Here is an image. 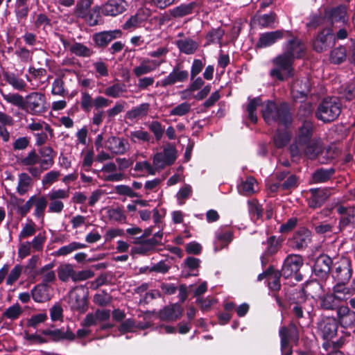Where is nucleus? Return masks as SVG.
Returning a JSON list of instances; mask_svg holds the SVG:
<instances>
[{
  "label": "nucleus",
  "mask_w": 355,
  "mask_h": 355,
  "mask_svg": "<svg viewBox=\"0 0 355 355\" xmlns=\"http://www.w3.org/2000/svg\"><path fill=\"white\" fill-rule=\"evenodd\" d=\"M261 112L264 121L269 125L277 123L286 127L292 122V116L286 103L277 105L268 101L263 103Z\"/></svg>",
  "instance_id": "nucleus-1"
},
{
  "label": "nucleus",
  "mask_w": 355,
  "mask_h": 355,
  "mask_svg": "<svg viewBox=\"0 0 355 355\" xmlns=\"http://www.w3.org/2000/svg\"><path fill=\"white\" fill-rule=\"evenodd\" d=\"M341 110L342 104L338 98L327 97L318 104L315 117L324 123H330L339 116Z\"/></svg>",
  "instance_id": "nucleus-2"
},
{
  "label": "nucleus",
  "mask_w": 355,
  "mask_h": 355,
  "mask_svg": "<svg viewBox=\"0 0 355 355\" xmlns=\"http://www.w3.org/2000/svg\"><path fill=\"white\" fill-rule=\"evenodd\" d=\"M274 67L270 70V75L279 80H284L293 76V61L283 53L272 60Z\"/></svg>",
  "instance_id": "nucleus-3"
},
{
  "label": "nucleus",
  "mask_w": 355,
  "mask_h": 355,
  "mask_svg": "<svg viewBox=\"0 0 355 355\" xmlns=\"http://www.w3.org/2000/svg\"><path fill=\"white\" fill-rule=\"evenodd\" d=\"M352 275V261L346 257L334 258L331 276L337 283H348Z\"/></svg>",
  "instance_id": "nucleus-4"
},
{
  "label": "nucleus",
  "mask_w": 355,
  "mask_h": 355,
  "mask_svg": "<svg viewBox=\"0 0 355 355\" xmlns=\"http://www.w3.org/2000/svg\"><path fill=\"white\" fill-rule=\"evenodd\" d=\"M49 108L44 94L35 92L30 93L25 97L24 110L33 115H40L46 112Z\"/></svg>",
  "instance_id": "nucleus-5"
},
{
  "label": "nucleus",
  "mask_w": 355,
  "mask_h": 355,
  "mask_svg": "<svg viewBox=\"0 0 355 355\" xmlns=\"http://www.w3.org/2000/svg\"><path fill=\"white\" fill-rule=\"evenodd\" d=\"M302 265L303 258L302 256L294 254H289L284 261L281 274L286 279L295 276V279L300 282L302 279V275L297 272Z\"/></svg>",
  "instance_id": "nucleus-6"
},
{
  "label": "nucleus",
  "mask_w": 355,
  "mask_h": 355,
  "mask_svg": "<svg viewBox=\"0 0 355 355\" xmlns=\"http://www.w3.org/2000/svg\"><path fill=\"white\" fill-rule=\"evenodd\" d=\"M313 124L311 120L306 119L299 128L295 141L290 146V151L292 157L299 156V144H304L313 139Z\"/></svg>",
  "instance_id": "nucleus-7"
},
{
  "label": "nucleus",
  "mask_w": 355,
  "mask_h": 355,
  "mask_svg": "<svg viewBox=\"0 0 355 355\" xmlns=\"http://www.w3.org/2000/svg\"><path fill=\"white\" fill-rule=\"evenodd\" d=\"M336 44V37L331 28H323L318 33L313 41V49L315 51L321 53L334 46Z\"/></svg>",
  "instance_id": "nucleus-8"
},
{
  "label": "nucleus",
  "mask_w": 355,
  "mask_h": 355,
  "mask_svg": "<svg viewBox=\"0 0 355 355\" xmlns=\"http://www.w3.org/2000/svg\"><path fill=\"white\" fill-rule=\"evenodd\" d=\"M177 159V150L175 148L168 144L162 153H157L154 155L153 164L156 168H164L166 166L173 164Z\"/></svg>",
  "instance_id": "nucleus-9"
},
{
  "label": "nucleus",
  "mask_w": 355,
  "mask_h": 355,
  "mask_svg": "<svg viewBox=\"0 0 355 355\" xmlns=\"http://www.w3.org/2000/svg\"><path fill=\"white\" fill-rule=\"evenodd\" d=\"M189 72L183 69L180 64H176L172 71L161 80V86L166 87L178 83H183L189 79Z\"/></svg>",
  "instance_id": "nucleus-10"
},
{
  "label": "nucleus",
  "mask_w": 355,
  "mask_h": 355,
  "mask_svg": "<svg viewBox=\"0 0 355 355\" xmlns=\"http://www.w3.org/2000/svg\"><path fill=\"white\" fill-rule=\"evenodd\" d=\"M311 241V233L306 228H301L295 232L293 236L288 239L289 246L297 250H302L306 248Z\"/></svg>",
  "instance_id": "nucleus-11"
},
{
  "label": "nucleus",
  "mask_w": 355,
  "mask_h": 355,
  "mask_svg": "<svg viewBox=\"0 0 355 355\" xmlns=\"http://www.w3.org/2000/svg\"><path fill=\"white\" fill-rule=\"evenodd\" d=\"M165 62L164 59L153 60L148 58L141 59L139 65L135 67L132 73L136 77H141L155 71Z\"/></svg>",
  "instance_id": "nucleus-12"
},
{
  "label": "nucleus",
  "mask_w": 355,
  "mask_h": 355,
  "mask_svg": "<svg viewBox=\"0 0 355 355\" xmlns=\"http://www.w3.org/2000/svg\"><path fill=\"white\" fill-rule=\"evenodd\" d=\"M334 259H331L327 254H320L315 260L313 270L316 276L320 278L328 277L332 270Z\"/></svg>",
  "instance_id": "nucleus-13"
},
{
  "label": "nucleus",
  "mask_w": 355,
  "mask_h": 355,
  "mask_svg": "<svg viewBox=\"0 0 355 355\" xmlns=\"http://www.w3.org/2000/svg\"><path fill=\"white\" fill-rule=\"evenodd\" d=\"M318 327L324 339H331L337 334L338 321L335 318L326 317L318 322Z\"/></svg>",
  "instance_id": "nucleus-14"
},
{
  "label": "nucleus",
  "mask_w": 355,
  "mask_h": 355,
  "mask_svg": "<svg viewBox=\"0 0 355 355\" xmlns=\"http://www.w3.org/2000/svg\"><path fill=\"white\" fill-rule=\"evenodd\" d=\"M304 50L305 46L302 41L297 38H293L288 41L284 45L283 54L294 61L295 58L303 56Z\"/></svg>",
  "instance_id": "nucleus-15"
},
{
  "label": "nucleus",
  "mask_w": 355,
  "mask_h": 355,
  "mask_svg": "<svg viewBox=\"0 0 355 355\" xmlns=\"http://www.w3.org/2000/svg\"><path fill=\"white\" fill-rule=\"evenodd\" d=\"M105 148L114 155H123L129 148L128 141L121 137L111 136L105 141Z\"/></svg>",
  "instance_id": "nucleus-16"
},
{
  "label": "nucleus",
  "mask_w": 355,
  "mask_h": 355,
  "mask_svg": "<svg viewBox=\"0 0 355 355\" xmlns=\"http://www.w3.org/2000/svg\"><path fill=\"white\" fill-rule=\"evenodd\" d=\"M311 83L307 77L297 79L291 86V93L294 99L303 98L309 94Z\"/></svg>",
  "instance_id": "nucleus-17"
},
{
  "label": "nucleus",
  "mask_w": 355,
  "mask_h": 355,
  "mask_svg": "<svg viewBox=\"0 0 355 355\" xmlns=\"http://www.w3.org/2000/svg\"><path fill=\"white\" fill-rule=\"evenodd\" d=\"M122 32L119 29L102 31L93 35V41L97 46L105 47L112 40L120 38Z\"/></svg>",
  "instance_id": "nucleus-18"
},
{
  "label": "nucleus",
  "mask_w": 355,
  "mask_h": 355,
  "mask_svg": "<svg viewBox=\"0 0 355 355\" xmlns=\"http://www.w3.org/2000/svg\"><path fill=\"white\" fill-rule=\"evenodd\" d=\"M30 76H26L28 82L31 83L33 89H37L42 86H45L47 83L46 70L43 68L35 69L30 67L28 69Z\"/></svg>",
  "instance_id": "nucleus-19"
},
{
  "label": "nucleus",
  "mask_w": 355,
  "mask_h": 355,
  "mask_svg": "<svg viewBox=\"0 0 355 355\" xmlns=\"http://www.w3.org/2000/svg\"><path fill=\"white\" fill-rule=\"evenodd\" d=\"M299 155L304 153L308 158L313 159L321 152V141L320 139H313L306 143L299 144Z\"/></svg>",
  "instance_id": "nucleus-20"
},
{
  "label": "nucleus",
  "mask_w": 355,
  "mask_h": 355,
  "mask_svg": "<svg viewBox=\"0 0 355 355\" xmlns=\"http://www.w3.org/2000/svg\"><path fill=\"white\" fill-rule=\"evenodd\" d=\"M67 196V192L63 189L52 190L47 194L48 199L51 200L49 206L50 212H60L64 208V203L61 201Z\"/></svg>",
  "instance_id": "nucleus-21"
},
{
  "label": "nucleus",
  "mask_w": 355,
  "mask_h": 355,
  "mask_svg": "<svg viewBox=\"0 0 355 355\" xmlns=\"http://www.w3.org/2000/svg\"><path fill=\"white\" fill-rule=\"evenodd\" d=\"M127 7L124 0H109L101 7V12L106 16L114 17L123 13Z\"/></svg>",
  "instance_id": "nucleus-22"
},
{
  "label": "nucleus",
  "mask_w": 355,
  "mask_h": 355,
  "mask_svg": "<svg viewBox=\"0 0 355 355\" xmlns=\"http://www.w3.org/2000/svg\"><path fill=\"white\" fill-rule=\"evenodd\" d=\"M291 311L293 320L301 327L303 325V320L306 318V315L310 313V309L305 300L293 303Z\"/></svg>",
  "instance_id": "nucleus-23"
},
{
  "label": "nucleus",
  "mask_w": 355,
  "mask_h": 355,
  "mask_svg": "<svg viewBox=\"0 0 355 355\" xmlns=\"http://www.w3.org/2000/svg\"><path fill=\"white\" fill-rule=\"evenodd\" d=\"M284 36V32L281 30L266 32L260 35L256 44L258 48H266L281 40Z\"/></svg>",
  "instance_id": "nucleus-24"
},
{
  "label": "nucleus",
  "mask_w": 355,
  "mask_h": 355,
  "mask_svg": "<svg viewBox=\"0 0 355 355\" xmlns=\"http://www.w3.org/2000/svg\"><path fill=\"white\" fill-rule=\"evenodd\" d=\"M150 110V103H143L129 110L125 114V118L132 121H139L146 117Z\"/></svg>",
  "instance_id": "nucleus-25"
},
{
  "label": "nucleus",
  "mask_w": 355,
  "mask_h": 355,
  "mask_svg": "<svg viewBox=\"0 0 355 355\" xmlns=\"http://www.w3.org/2000/svg\"><path fill=\"white\" fill-rule=\"evenodd\" d=\"M325 17L333 25L335 23L340 22L343 24L348 23L346 8L343 6H338L325 11Z\"/></svg>",
  "instance_id": "nucleus-26"
},
{
  "label": "nucleus",
  "mask_w": 355,
  "mask_h": 355,
  "mask_svg": "<svg viewBox=\"0 0 355 355\" xmlns=\"http://www.w3.org/2000/svg\"><path fill=\"white\" fill-rule=\"evenodd\" d=\"M311 193L309 205L312 208L321 207L330 196V191L327 189H313Z\"/></svg>",
  "instance_id": "nucleus-27"
},
{
  "label": "nucleus",
  "mask_w": 355,
  "mask_h": 355,
  "mask_svg": "<svg viewBox=\"0 0 355 355\" xmlns=\"http://www.w3.org/2000/svg\"><path fill=\"white\" fill-rule=\"evenodd\" d=\"M346 284L336 283L332 288V293L340 304L341 302L349 300L355 291L354 288L346 286Z\"/></svg>",
  "instance_id": "nucleus-28"
},
{
  "label": "nucleus",
  "mask_w": 355,
  "mask_h": 355,
  "mask_svg": "<svg viewBox=\"0 0 355 355\" xmlns=\"http://www.w3.org/2000/svg\"><path fill=\"white\" fill-rule=\"evenodd\" d=\"M279 334L281 343H289L291 340L298 339V330L297 325L292 321L288 326H283L279 329Z\"/></svg>",
  "instance_id": "nucleus-29"
},
{
  "label": "nucleus",
  "mask_w": 355,
  "mask_h": 355,
  "mask_svg": "<svg viewBox=\"0 0 355 355\" xmlns=\"http://www.w3.org/2000/svg\"><path fill=\"white\" fill-rule=\"evenodd\" d=\"M232 240V234L229 230L218 229L215 232L214 250L218 252L227 246Z\"/></svg>",
  "instance_id": "nucleus-30"
},
{
  "label": "nucleus",
  "mask_w": 355,
  "mask_h": 355,
  "mask_svg": "<svg viewBox=\"0 0 355 355\" xmlns=\"http://www.w3.org/2000/svg\"><path fill=\"white\" fill-rule=\"evenodd\" d=\"M183 309L180 305L173 304L166 306L160 312V318L162 320L173 321L178 319L182 314Z\"/></svg>",
  "instance_id": "nucleus-31"
},
{
  "label": "nucleus",
  "mask_w": 355,
  "mask_h": 355,
  "mask_svg": "<svg viewBox=\"0 0 355 355\" xmlns=\"http://www.w3.org/2000/svg\"><path fill=\"white\" fill-rule=\"evenodd\" d=\"M323 290L322 285L319 282L313 280L306 282L302 288V293L311 298L318 297L320 299V297L322 295Z\"/></svg>",
  "instance_id": "nucleus-32"
},
{
  "label": "nucleus",
  "mask_w": 355,
  "mask_h": 355,
  "mask_svg": "<svg viewBox=\"0 0 355 355\" xmlns=\"http://www.w3.org/2000/svg\"><path fill=\"white\" fill-rule=\"evenodd\" d=\"M31 296L36 302H46L50 300L49 288L45 284H40L32 289Z\"/></svg>",
  "instance_id": "nucleus-33"
},
{
  "label": "nucleus",
  "mask_w": 355,
  "mask_h": 355,
  "mask_svg": "<svg viewBox=\"0 0 355 355\" xmlns=\"http://www.w3.org/2000/svg\"><path fill=\"white\" fill-rule=\"evenodd\" d=\"M175 44L181 53L187 55L193 54L198 48V44L190 38L178 40Z\"/></svg>",
  "instance_id": "nucleus-34"
},
{
  "label": "nucleus",
  "mask_w": 355,
  "mask_h": 355,
  "mask_svg": "<svg viewBox=\"0 0 355 355\" xmlns=\"http://www.w3.org/2000/svg\"><path fill=\"white\" fill-rule=\"evenodd\" d=\"M320 307L324 310L336 311L340 306L333 293H327L320 297Z\"/></svg>",
  "instance_id": "nucleus-35"
},
{
  "label": "nucleus",
  "mask_w": 355,
  "mask_h": 355,
  "mask_svg": "<svg viewBox=\"0 0 355 355\" xmlns=\"http://www.w3.org/2000/svg\"><path fill=\"white\" fill-rule=\"evenodd\" d=\"M33 187V180L31 176L21 173L18 175V183L17 186V192L19 196L25 195Z\"/></svg>",
  "instance_id": "nucleus-36"
},
{
  "label": "nucleus",
  "mask_w": 355,
  "mask_h": 355,
  "mask_svg": "<svg viewBox=\"0 0 355 355\" xmlns=\"http://www.w3.org/2000/svg\"><path fill=\"white\" fill-rule=\"evenodd\" d=\"M42 159L40 160V166L42 169L47 170L51 168L53 162V151L49 146H44L40 150Z\"/></svg>",
  "instance_id": "nucleus-37"
},
{
  "label": "nucleus",
  "mask_w": 355,
  "mask_h": 355,
  "mask_svg": "<svg viewBox=\"0 0 355 355\" xmlns=\"http://www.w3.org/2000/svg\"><path fill=\"white\" fill-rule=\"evenodd\" d=\"M69 297L71 300H76L74 305L77 309L83 311L87 306V298L85 290L82 288H76L70 292Z\"/></svg>",
  "instance_id": "nucleus-38"
},
{
  "label": "nucleus",
  "mask_w": 355,
  "mask_h": 355,
  "mask_svg": "<svg viewBox=\"0 0 355 355\" xmlns=\"http://www.w3.org/2000/svg\"><path fill=\"white\" fill-rule=\"evenodd\" d=\"M76 3L74 14L78 17L84 18L87 14L89 7L91 6L90 0H68V6Z\"/></svg>",
  "instance_id": "nucleus-39"
},
{
  "label": "nucleus",
  "mask_w": 355,
  "mask_h": 355,
  "mask_svg": "<svg viewBox=\"0 0 355 355\" xmlns=\"http://www.w3.org/2000/svg\"><path fill=\"white\" fill-rule=\"evenodd\" d=\"M195 2H191L187 4H181L170 10V14L175 18L182 17L191 14L196 7Z\"/></svg>",
  "instance_id": "nucleus-40"
},
{
  "label": "nucleus",
  "mask_w": 355,
  "mask_h": 355,
  "mask_svg": "<svg viewBox=\"0 0 355 355\" xmlns=\"http://www.w3.org/2000/svg\"><path fill=\"white\" fill-rule=\"evenodd\" d=\"M146 16L144 12H138L135 15L130 17L123 25L125 30L135 29L139 27L146 21Z\"/></svg>",
  "instance_id": "nucleus-41"
},
{
  "label": "nucleus",
  "mask_w": 355,
  "mask_h": 355,
  "mask_svg": "<svg viewBox=\"0 0 355 355\" xmlns=\"http://www.w3.org/2000/svg\"><path fill=\"white\" fill-rule=\"evenodd\" d=\"M253 20L262 28H272L276 21V15L271 12L268 14L255 15Z\"/></svg>",
  "instance_id": "nucleus-42"
},
{
  "label": "nucleus",
  "mask_w": 355,
  "mask_h": 355,
  "mask_svg": "<svg viewBox=\"0 0 355 355\" xmlns=\"http://www.w3.org/2000/svg\"><path fill=\"white\" fill-rule=\"evenodd\" d=\"M48 197L47 196H42L40 197H36L35 196V200L33 205H35L34 215L38 218H43L44 215V211L47 207Z\"/></svg>",
  "instance_id": "nucleus-43"
},
{
  "label": "nucleus",
  "mask_w": 355,
  "mask_h": 355,
  "mask_svg": "<svg viewBox=\"0 0 355 355\" xmlns=\"http://www.w3.org/2000/svg\"><path fill=\"white\" fill-rule=\"evenodd\" d=\"M101 8L95 6L89 10L87 14H86V17L85 18L89 26H94L103 23V19L101 16Z\"/></svg>",
  "instance_id": "nucleus-44"
},
{
  "label": "nucleus",
  "mask_w": 355,
  "mask_h": 355,
  "mask_svg": "<svg viewBox=\"0 0 355 355\" xmlns=\"http://www.w3.org/2000/svg\"><path fill=\"white\" fill-rule=\"evenodd\" d=\"M262 104L261 99L259 97H256L249 100V103L247 106V112L248 119L251 122L255 123L257 121L256 110L259 106H262Z\"/></svg>",
  "instance_id": "nucleus-45"
},
{
  "label": "nucleus",
  "mask_w": 355,
  "mask_h": 355,
  "mask_svg": "<svg viewBox=\"0 0 355 355\" xmlns=\"http://www.w3.org/2000/svg\"><path fill=\"white\" fill-rule=\"evenodd\" d=\"M3 98L8 103L24 110L25 98L17 93L1 94Z\"/></svg>",
  "instance_id": "nucleus-46"
},
{
  "label": "nucleus",
  "mask_w": 355,
  "mask_h": 355,
  "mask_svg": "<svg viewBox=\"0 0 355 355\" xmlns=\"http://www.w3.org/2000/svg\"><path fill=\"white\" fill-rule=\"evenodd\" d=\"M127 92L126 86L123 83H115L107 87L104 90V94L110 97L116 98Z\"/></svg>",
  "instance_id": "nucleus-47"
},
{
  "label": "nucleus",
  "mask_w": 355,
  "mask_h": 355,
  "mask_svg": "<svg viewBox=\"0 0 355 355\" xmlns=\"http://www.w3.org/2000/svg\"><path fill=\"white\" fill-rule=\"evenodd\" d=\"M334 173V168H320L313 174V179L315 182H324L329 180Z\"/></svg>",
  "instance_id": "nucleus-48"
},
{
  "label": "nucleus",
  "mask_w": 355,
  "mask_h": 355,
  "mask_svg": "<svg viewBox=\"0 0 355 355\" xmlns=\"http://www.w3.org/2000/svg\"><path fill=\"white\" fill-rule=\"evenodd\" d=\"M54 266L53 263H49L44 266L37 271V274L42 275V283L47 285L48 283L52 282L55 278V274L54 271L51 270V268Z\"/></svg>",
  "instance_id": "nucleus-49"
},
{
  "label": "nucleus",
  "mask_w": 355,
  "mask_h": 355,
  "mask_svg": "<svg viewBox=\"0 0 355 355\" xmlns=\"http://www.w3.org/2000/svg\"><path fill=\"white\" fill-rule=\"evenodd\" d=\"M282 275L279 271H275L273 269L268 270V285L270 290L278 291L280 288L279 279Z\"/></svg>",
  "instance_id": "nucleus-50"
},
{
  "label": "nucleus",
  "mask_w": 355,
  "mask_h": 355,
  "mask_svg": "<svg viewBox=\"0 0 355 355\" xmlns=\"http://www.w3.org/2000/svg\"><path fill=\"white\" fill-rule=\"evenodd\" d=\"M346 49L340 46L332 50L330 53V60L334 64H340L346 59Z\"/></svg>",
  "instance_id": "nucleus-51"
},
{
  "label": "nucleus",
  "mask_w": 355,
  "mask_h": 355,
  "mask_svg": "<svg viewBox=\"0 0 355 355\" xmlns=\"http://www.w3.org/2000/svg\"><path fill=\"white\" fill-rule=\"evenodd\" d=\"M157 245V241L155 239H142L139 245L135 248V252L139 254H145Z\"/></svg>",
  "instance_id": "nucleus-52"
},
{
  "label": "nucleus",
  "mask_w": 355,
  "mask_h": 355,
  "mask_svg": "<svg viewBox=\"0 0 355 355\" xmlns=\"http://www.w3.org/2000/svg\"><path fill=\"white\" fill-rule=\"evenodd\" d=\"M291 136L288 132L284 130L282 132L277 131L273 137V141L277 148H282L287 145L290 141Z\"/></svg>",
  "instance_id": "nucleus-53"
},
{
  "label": "nucleus",
  "mask_w": 355,
  "mask_h": 355,
  "mask_svg": "<svg viewBox=\"0 0 355 355\" xmlns=\"http://www.w3.org/2000/svg\"><path fill=\"white\" fill-rule=\"evenodd\" d=\"M256 180L252 177L248 178L238 187L239 193L243 195H249L254 191V185Z\"/></svg>",
  "instance_id": "nucleus-54"
},
{
  "label": "nucleus",
  "mask_w": 355,
  "mask_h": 355,
  "mask_svg": "<svg viewBox=\"0 0 355 355\" xmlns=\"http://www.w3.org/2000/svg\"><path fill=\"white\" fill-rule=\"evenodd\" d=\"M22 312L21 306L16 303L6 309L3 313V316L7 319L15 320L20 316Z\"/></svg>",
  "instance_id": "nucleus-55"
},
{
  "label": "nucleus",
  "mask_w": 355,
  "mask_h": 355,
  "mask_svg": "<svg viewBox=\"0 0 355 355\" xmlns=\"http://www.w3.org/2000/svg\"><path fill=\"white\" fill-rule=\"evenodd\" d=\"M42 334L48 336L50 340L53 341H60L67 338V332H64L62 329H46L42 331Z\"/></svg>",
  "instance_id": "nucleus-56"
},
{
  "label": "nucleus",
  "mask_w": 355,
  "mask_h": 355,
  "mask_svg": "<svg viewBox=\"0 0 355 355\" xmlns=\"http://www.w3.org/2000/svg\"><path fill=\"white\" fill-rule=\"evenodd\" d=\"M191 109V104L187 102H184L171 109L169 112V115L182 116L189 113Z\"/></svg>",
  "instance_id": "nucleus-57"
},
{
  "label": "nucleus",
  "mask_w": 355,
  "mask_h": 355,
  "mask_svg": "<svg viewBox=\"0 0 355 355\" xmlns=\"http://www.w3.org/2000/svg\"><path fill=\"white\" fill-rule=\"evenodd\" d=\"M23 266L17 264L15 267L10 270L9 272L8 277L6 279V285L12 286L13 285L19 278L22 273Z\"/></svg>",
  "instance_id": "nucleus-58"
},
{
  "label": "nucleus",
  "mask_w": 355,
  "mask_h": 355,
  "mask_svg": "<svg viewBox=\"0 0 355 355\" xmlns=\"http://www.w3.org/2000/svg\"><path fill=\"white\" fill-rule=\"evenodd\" d=\"M94 98L86 91L81 92L80 106L85 112H90L93 107Z\"/></svg>",
  "instance_id": "nucleus-59"
},
{
  "label": "nucleus",
  "mask_w": 355,
  "mask_h": 355,
  "mask_svg": "<svg viewBox=\"0 0 355 355\" xmlns=\"http://www.w3.org/2000/svg\"><path fill=\"white\" fill-rule=\"evenodd\" d=\"M72 53L79 56L89 57L93 54V51L80 43H76L71 47Z\"/></svg>",
  "instance_id": "nucleus-60"
},
{
  "label": "nucleus",
  "mask_w": 355,
  "mask_h": 355,
  "mask_svg": "<svg viewBox=\"0 0 355 355\" xmlns=\"http://www.w3.org/2000/svg\"><path fill=\"white\" fill-rule=\"evenodd\" d=\"M313 110L311 103H304L299 107L297 115L299 118L304 121L306 119H309V118L312 115Z\"/></svg>",
  "instance_id": "nucleus-61"
},
{
  "label": "nucleus",
  "mask_w": 355,
  "mask_h": 355,
  "mask_svg": "<svg viewBox=\"0 0 355 355\" xmlns=\"http://www.w3.org/2000/svg\"><path fill=\"white\" fill-rule=\"evenodd\" d=\"M62 77H58L55 79L52 85L51 92L53 95L64 96V80Z\"/></svg>",
  "instance_id": "nucleus-62"
},
{
  "label": "nucleus",
  "mask_w": 355,
  "mask_h": 355,
  "mask_svg": "<svg viewBox=\"0 0 355 355\" xmlns=\"http://www.w3.org/2000/svg\"><path fill=\"white\" fill-rule=\"evenodd\" d=\"M148 129L154 134L156 140L159 141L162 138L164 130L160 122L152 121L148 125Z\"/></svg>",
  "instance_id": "nucleus-63"
},
{
  "label": "nucleus",
  "mask_w": 355,
  "mask_h": 355,
  "mask_svg": "<svg viewBox=\"0 0 355 355\" xmlns=\"http://www.w3.org/2000/svg\"><path fill=\"white\" fill-rule=\"evenodd\" d=\"M224 33V31L221 28L212 29L208 33L207 40L209 42L220 43Z\"/></svg>",
  "instance_id": "nucleus-64"
}]
</instances>
